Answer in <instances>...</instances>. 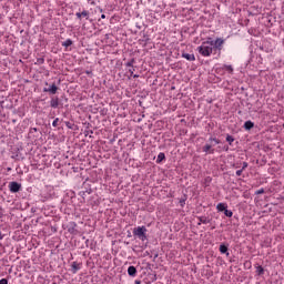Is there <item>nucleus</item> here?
Masks as SVG:
<instances>
[{
    "label": "nucleus",
    "mask_w": 284,
    "mask_h": 284,
    "mask_svg": "<svg viewBox=\"0 0 284 284\" xmlns=\"http://www.w3.org/2000/svg\"><path fill=\"white\" fill-rule=\"evenodd\" d=\"M161 161H165V153H159L156 163H161Z\"/></svg>",
    "instance_id": "14"
},
{
    "label": "nucleus",
    "mask_w": 284,
    "mask_h": 284,
    "mask_svg": "<svg viewBox=\"0 0 284 284\" xmlns=\"http://www.w3.org/2000/svg\"><path fill=\"white\" fill-rule=\"evenodd\" d=\"M214 50V41L211 38L207 41L202 42L200 47H197V52L202 57H211Z\"/></svg>",
    "instance_id": "1"
},
{
    "label": "nucleus",
    "mask_w": 284,
    "mask_h": 284,
    "mask_svg": "<svg viewBox=\"0 0 284 284\" xmlns=\"http://www.w3.org/2000/svg\"><path fill=\"white\" fill-rule=\"evenodd\" d=\"M224 70L230 72V74H232V72H234V69L232 68V65H224Z\"/></svg>",
    "instance_id": "17"
},
{
    "label": "nucleus",
    "mask_w": 284,
    "mask_h": 284,
    "mask_svg": "<svg viewBox=\"0 0 284 284\" xmlns=\"http://www.w3.org/2000/svg\"><path fill=\"white\" fill-rule=\"evenodd\" d=\"M244 128H245V130H252V128H254V122H252V121H246V122L244 123Z\"/></svg>",
    "instance_id": "12"
},
{
    "label": "nucleus",
    "mask_w": 284,
    "mask_h": 284,
    "mask_svg": "<svg viewBox=\"0 0 284 284\" xmlns=\"http://www.w3.org/2000/svg\"><path fill=\"white\" fill-rule=\"evenodd\" d=\"M71 270H72L73 274H77V272L81 270V264H79L77 262H72Z\"/></svg>",
    "instance_id": "5"
},
{
    "label": "nucleus",
    "mask_w": 284,
    "mask_h": 284,
    "mask_svg": "<svg viewBox=\"0 0 284 284\" xmlns=\"http://www.w3.org/2000/svg\"><path fill=\"white\" fill-rule=\"evenodd\" d=\"M0 284H8V280L6 278L0 280Z\"/></svg>",
    "instance_id": "27"
},
{
    "label": "nucleus",
    "mask_w": 284,
    "mask_h": 284,
    "mask_svg": "<svg viewBox=\"0 0 284 284\" xmlns=\"http://www.w3.org/2000/svg\"><path fill=\"white\" fill-rule=\"evenodd\" d=\"M210 150H212V145L206 144L203 146V152H210Z\"/></svg>",
    "instance_id": "19"
},
{
    "label": "nucleus",
    "mask_w": 284,
    "mask_h": 284,
    "mask_svg": "<svg viewBox=\"0 0 284 284\" xmlns=\"http://www.w3.org/2000/svg\"><path fill=\"white\" fill-rule=\"evenodd\" d=\"M225 43V41L221 38H217L215 40V43L213 42V45H215V48H217L219 50H221V48L223 47V44Z\"/></svg>",
    "instance_id": "6"
},
{
    "label": "nucleus",
    "mask_w": 284,
    "mask_h": 284,
    "mask_svg": "<svg viewBox=\"0 0 284 284\" xmlns=\"http://www.w3.org/2000/svg\"><path fill=\"white\" fill-rule=\"evenodd\" d=\"M52 125H53V128H57L59 125V118L53 120Z\"/></svg>",
    "instance_id": "21"
},
{
    "label": "nucleus",
    "mask_w": 284,
    "mask_h": 284,
    "mask_svg": "<svg viewBox=\"0 0 284 284\" xmlns=\"http://www.w3.org/2000/svg\"><path fill=\"white\" fill-rule=\"evenodd\" d=\"M135 284H141V281H135Z\"/></svg>",
    "instance_id": "34"
},
{
    "label": "nucleus",
    "mask_w": 284,
    "mask_h": 284,
    "mask_svg": "<svg viewBox=\"0 0 284 284\" xmlns=\"http://www.w3.org/2000/svg\"><path fill=\"white\" fill-rule=\"evenodd\" d=\"M57 90H59L55 84H51L49 88H44L43 92H50V94H57Z\"/></svg>",
    "instance_id": "4"
},
{
    "label": "nucleus",
    "mask_w": 284,
    "mask_h": 284,
    "mask_svg": "<svg viewBox=\"0 0 284 284\" xmlns=\"http://www.w3.org/2000/svg\"><path fill=\"white\" fill-rule=\"evenodd\" d=\"M128 274H129V276H136V267L129 266Z\"/></svg>",
    "instance_id": "10"
},
{
    "label": "nucleus",
    "mask_w": 284,
    "mask_h": 284,
    "mask_svg": "<svg viewBox=\"0 0 284 284\" xmlns=\"http://www.w3.org/2000/svg\"><path fill=\"white\" fill-rule=\"evenodd\" d=\"M216 210H217L219 212H225V210H227V204H225V203H219V204L216 205Z\"/></svg>",
    "instance_id": "8"
},
{
    "label": "nucleus",
    "mask_w": 284,
    "mask_h": 284,
    "mask_svg": "<svg viewBox=\"0 0 284 284\" xmlns=\"http://www.w3.org/2000/svg\"><path fill=\"white\" fill-rule=\"evenodd\" d=\"M62 45H63L64 48H70V45H72V40H70V39L65 40V41L62 43Z\"/></svg>",
    "instance_id": "16"
},
{
    "label": "nucleus",
    "mask_w": 284,
    "mask_h": 284,
    "mask_svg": "<svg viewBox=\"0 0 284 284\" xmlns=\"http://www.w3.org/2000/svg\"><path fill=\"white\" fill-rule=\"evenodd\" d=\"M146 233H148V229L145 226H138L136 229L133 230L134 236H138L140 241L148 240V235H145Z\"/></svg>",
    "instance_id": "2"
},
{
    "label": "nucleus",
    "mask_w": 284,
    "mask_h": 284,
    "mask_svg": "<svg viewBox=\"0 0 284 284\" xmlns=\"http://www.w3.org/2000/svg\"><path fill=\"white\" fill-rule=\"evenodd\" d=\"M247 168V162H243L242 170H245Z\"/></svg>",
    "instance_id": "29"
},
{
    "label": "nucleus",
    "mask_w": 284,
    "mask_h": 284,
    "mask_svg": "<svg viewBox=\"0 0 284 284\" xmlns=\"http://www.w3.org/2000/svg\"><path fill=\"white\" fill-rule=\"evenodd\" d=\"M9 190L10 192H12L13 194H16L17 192H19L21 190V184L18 182H10L9 184Z\"/></svg>",
    "instance_id": "3"
},
{
    "label": "nucleus",
    "mask_w": 284,
    "mask_h": 284,
    "mask_svg": "<svg viewBox=\"0 0 284 284\" xmlns=\"http://www.w3.org/2000/svg\"><path fill=\"white\" fill-rule=\"evenodd\" d=\"M256 274L257 276H263V274H265V270L263 268V266L256 267Z\"/></svg>",
    "instance_id": "13"
},
{
    "label": "nucleus",
    "mask_w": 284,
    "mask_h": 284,
    "mask_svg": "<svg viewBox=\"0 0 284 284\" xmlns=\"http://www.w3.org/2000/svg\"><path fill=\"white\" fill-rule=\"evenodd\" d=\"M220 252L221 254H226V256H230V253L227 252V246L225 245H220Z\"/></svg>",
    "instance_id": "11"
},
{
    "label": "nucleus",
    "mask_w": 284,
    "mask_h": 284,
    "mask_svg": "<svg viewBox=\"0 0 284 284\" xmlns=\"http://www.w3.org/2000/svg\"><path fill=\"white\" fill-rule=\"evenodd\" d=\"M75 17H77L78 19H81V17H82L81 12H77V13H75Z\"/></svg>",
    "instance_id": "28"
},
{
    "label": "nucleus",
    "mask_w": 284,
    "mask_h": 284,
    "mask_svg": "<svg viewBox=\"0 0 284 284\" xmlns=\"http://www.w3.org/2000/svg\"><path fill=\"white\" fill-rule=\"evenodd\" d=\"M129 72L131 75L134 74V67H130Z\"/></svg>",
    "instance_id": "26"
},
{
    "label": "nucleus",
    "mask_w": 284,
    "mask_h": 284,
    "mask_svg": "<svg viewBox=\"0 0 284 284\" xmlns=\"http://www.w3.org/2000/svg\"><path fill=\"white\" fill-rule=\"evenodd\" d=\"M51 108H59V98H52L50 101Z\"/></svg>",
    "instance_id": "9"
},
{
    "label": "nucleus",
    "mask_w": 284,
    "mask_h": 284,
    "mask_svg": "<svg viewBox=\"0 0 284 284\" xmlns=\"http://www.w3.org/2000/svg\"><path fill=\"white\" fill-rule=\"evenodd\" d=\"M265 192V190L261 189L256 192V194H263Z\"/></svg>",
    "instance_id": "30"
},
{
    "label": "nucleus",
    "mask_w": 284,
    "mask_h": 284,
    "mask_svg": "<svg viewBox=\"0 0 284 284\" xmlns=\"http://www.w3.org/2000/svg\"><path fill=\"white\" fill-rule=\"evenodd\" d=\"M211 141H214L215 145H219V143H221V141H219L216 138L211 139Z\"/></svg>",
    "instance_id": "24"
},
{
    "label": "nucleus",
    "mask_w": 284,
    "mask_h": 284,
    "mask_svg": "<svg viewBox=\"0 0 284 284\" xmlns=\"http://www.w3.org/2000/svg\"><path fill=\"white\" fill-rule=\"evenodd\" d=\"M133 63H134V60L129 61V62L126 63V68H132Z\"/></svg>",
    "instance_id": "23"
},
{
    "label": "nucleus",
    "mask_w": 284,
    "mask_h": 284,
    "mask_svg": "<svg viewBox=\"0 0 284 284\" xmlns=\"http://www.w3.org/2000/svg\"><path fill=\"white\" fill-rule=\"evenodd\" d=\"M224 214L225 216H227L229 219H232V216H234V213L227 209L224 210Z\"/></svg>",
    "instance_id": "15"
},
{
    "label": "nucleus",
    "mask_w": 284,
    "mask_h": 284,
    "mask_svg": "<svg viewBox=\"0 0 284 284\" xmlns=\"http://www.w3.org/2000/svg\"><path fill=\"white\" fill-rule=\"evenodd\" d=\"M201 223H203L204 225H207V223H210V221L207 220V217H200Z\"/></svg>",
    "instance_id": "20"
},
{
    "label": "nucleus",
    "mask_w": 284,
    "mask_h": 284,
    "mask_svg": "<svg viewBox=\"0 0 284 284\" xmlns=\"http://www.w3.org/2000/svg\"><path fill=\"white\" fill-rule=\"evenodd\" d=\"M101 19H105V14H102V16H101Z\"/></svg>",
    "instance_id": "32"
},
{
    "label": "nucleus",
    "mask_w": 284,
    "mask_h": 284,
    "mask_svg": "<svg viewBox=\"0 0 284 284\" xmlns=\"http://www.w3.org/2000/svg\"><path fill=\"white\" fill-rule=\"evenodd\" d=\"M210 154H214V150H211V151H210Z\"/></svg>",
    "instance_id": "33"
},
{
    "label": "nucleus",
    "mask_w": 284,
    "mask_h": 284,
    "mask_svg": "<svg viewBox=\"0 0 284 284\" xmlns=\"http://www.w3.org/2000/svg\"><path fill=\"white\" fill-rule=\"evenodd\" d=\"M3 209L0 207V213L2 212Z\"/></svg>",
    "instance_id": "35"
},
{
    "label": "nucleus",
    "mask_w": 284,
    "mask_h": 284,
    "mask_svg": "<svg viewBox=\"0 0 284 284\" xmlns=\"http://www.w3.org/2000/svg\"><path fill=\"white\" fill-rule=\"evenodd\" d=\"M180 203L182 206L185 205V201H180Z\"/></svg>",
    "instance_id": "31"
},
{
    "label": "nucleus",
    "mask_w": 284,
    "mask_h": 284,
    "mask_svg": "<svg viewBox=\"0 0 284 284\" xmlns=\"http://www.w3.org/2000/svg\"><path fill=\"white\" fill-rule=\"evenodd\" d=\"M182 57L186 59V61H196V57H194V54L183 53Z\"/></svg>",
    "instance_id": "7"
},
{
    "label": "nucleus",
    "mask_w": 284,
    "mask_h": 284,
    "mask_svg": "<svg viewBox=\"0 0 284 284\" xmlns=\"http://www.w3.org/2000/svg\"><path fill=\"white\" fill-rule=\"evenodd\" d=\"M82 17H85L88 19V17H90V12L88 11H82L81 12Z\"/></svg>",
    "instance_id": "22"
},
{
    "label": "nucleus",
    "mask_w": 284,
    "mask_h": 284,
    "mask_svg": "<svg viewBox=\"0 0 284 284\" xmlns=\"http://www.w3.org/2000/svg\"><path fill=\"white\" fill-rule=\"evenodd\" d=\"M243 174V169L236 171V176H241Z\"/></svg>",
    "instance_id": "25"
},
{
    "label": "nucleus",
    "mask_w": 284,
    "mask_h": 284,
    "mask_svg": "<svg viewBox=\"0 0 284 284\" xmlns=\"http://www.w3.org/2000/svg\"><path fill=\"white\" fill-rule=\"evenodd\" d=\"M226 141L230 143V145H232V143H234V138L232 135H227Z\"/></svg>",
    "instance_id": "18"
}]
</instances>
